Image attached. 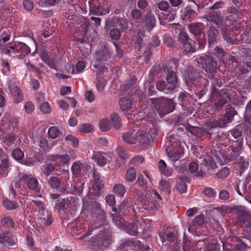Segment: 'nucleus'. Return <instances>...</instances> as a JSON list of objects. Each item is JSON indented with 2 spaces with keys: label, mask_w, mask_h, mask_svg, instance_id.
Wrapping results in <instances>:
<instances>
[{
  "label": "nucleus",
  "mask_w": 251,
  "mask_h": 251,
  "mask_svg": "<svg viewBox=\"0 0 251 251\" xmlns=\"http://www.w3.org/2000/svg\"><path fill=\"white\" fill-rule=\"evenodd\" d=\"M40 109L42 112L45 114L50 113L51 111V106L48 102H44L41 103Z\"/></svg>",
  "instance_id": "obj_57"
},
{
  "label": "nucleus",
  "mask_w": 251,
  "mask_h": 251,
  "mask_svg": "<svg viewBox=\"0 0 251 251\" xmlns=\"http://www.w3.org/2000/svg\"><path fill=\"white\" fill-rule=\"evenodd\" d=\"M99 126L102 131L105 132L111 128V124L108 119L103 118L100 120Z\"/></svg>",
  "instance_id": "obj_34"
},
{
  "label": "nucleus",
  "mask_w": 251,
  "mask_h": 251,
  "mask_svg": "<svg viewBox=\"0 0 251 251\" xmlns=\"http://www.w3.org/2000/svg\"><path fill=\"white\" fill-rule=\"evenodd\" d=\"M113 126L114 128L118 129L121 126V120L119 116L116 113H113L111 115Z\"/></svg>",
  "instance_id": "obj_49"
},
{
  "label": "nucleus",
  "mask_w": 251,
  "mask_h": 251,
  "mask_svg": "<svg viewBox=\"0 0 251 251\" xmlns=\"http://www.w3.org/2000/svg\"><path fill=\"white\" fill-rule=\"evenodd\" d=\"M34 144L44 151H48L50 149L52 145H50L48 143L47 140L43 136H39L34 139Z\"/></svg>",
  "instance_id": "obj_27"
},
{
  "label": "nucleus",
  "mask_w": 251,
  "mask_h": 251,
  "mask_svg": "<svg viewBox=\"0 0 251 251\" xmlns=\"http://www.w3.org/2000/svg\"><path fill=\"white\" fill-rule=\"evenodd\" d=\"M229 174V170L226 167L224 168L217 174V176L219 178H224L227 176Z\"/></svg>",
  "instance_id": "obj_64"
},
{
  "label": "nucleus",
  "mask_w": 251,
  "mask_h": 251,
  "mask_svg": "<svg viewBox=\"0 0 251 251\" xmlns=\"http://www.w3.org/2000/svg\"><path fill=\"white\" fill-rule=\"evenodd\" d=\"M170 142L166 141V146L168 147L166 149L167 155L172 162H175L183 155V148L181 147L179 141L171 144V147H170Z\"/></svg>",
  "instance_id": "obj_9"
},
{
  "label": "nucleus",
  "mask_w": 251,
  "mask_h": 251,
  "mask_svg": "<svg viewBox=\"0 0 251 251\" xmlns=\"http://www.w3.org/2000/svg\"><path fill=\"white\" fill-rule=\"evenodd\" d=\"M0 175L7 174L9 167V159L3 151L0 153Z\"/></svg>",
  "instance_id": "obj_23"
},
{
  "label": "nucleus",
  "mask_w": 251,
  "mask_h": 251,
  "mask_svg": "<svg viewBox=\"0 0 251 251\" xmlns=\"http://www.w3.org/2000/svg\"><path fill=\"white\" fill-rule=\"evenodd\" d=\"M233 210L238 215L237 221L241 225L251 226V213L249 209L242 205H236Z\"/></svg>",
  "instance_id": "obj_10"
},
{
  "label": "nucleus",
  "mask_w": 251,
  "mask_h": 251,
  "mask_svg": "<svg viewBox=\"0 0 251 251\" xmlns=\"http://www.w3.org/2000/svg\"><path fill=\"white\" fill-rule=\"evenodd\" d=\"M42 173L46 176H49L54 172L55 168L53 165L49 164L43 165L41 168Z\"/></svg>",
  "instance_id": "obj_47"
},
{
  "label": "nucleus",
  "mask_w": 251,
  "mask_h": 251,
  "mask_svg": "<svg viewBox=\"0 0 251 251\" xmlns=\"http://www.w3.org/2000/svg\"><path fill=\"white\" fill-rule=\"evenodd\" d=\"M49 182L50 186L53 188H57L60 185V179L56 176H51Z\"/></svg>",
  "instance_id": "obj_56"
},
{
  "label": "nucleus",
  "mask_w": 251,
  "mask_h": 251,
  "mask_svg": "<svg viewBox=\"0 0 251 251\" xmlns=\"http://www.w3.org/2000/svg\"><path fill=\"white\" fill-rule=\"evenodd\" d=\"M227 12L228 13L233 14L234 15H229L225 20V25L228 28L223 27L222 29V34L224 39L229 43L235 44L238 39H232L229 36V30H231L232 32H235L237 35L239 30L243 27V23H240L238 21L235 20V15L238 16L239 11L234 7H230L227 8Z\"/></svg>",
  "instance_id": "obj_2"
},
{
  "label": "nucleus",
  "mask_w": 251,
  "mask_h": 251,
  "mask_svg": "<svg viewBox=\"0 0 251 251\" xmlns=\"http://www.w3.org/2000/svg\"><path fill=\"white\" fill-rule=\"evenodd\" d=\"M136 177V171L133 167L129 168L126 172V178L128 181H132Z\"/></svg>",
  "instance_id": "obj_55"
},
{
  "label": "nucleus",
  "mask_w": 251,
  "mask_h": 251,
  "mask_svg": "<svg viewBox=\"0 0 251 251\" xmlns=\"http://www.w3.org/2000/svg\"><path fill=\"white\" fill-rule=\"evenodd\" d=\"M159 188L162 193L168 194L171 191V185L166 180H161L159 184Z\"/></svg>",
  "instance_id": "obj_35"
},
{
  "label": "nucleus",
  "mask_w": 251,
  "mask_h": 251,
  "mask_svg": "<svg viewBox=\"0 0 251 251\" xmlns=\"http://www.w3.org/2000/svg\"><path fill=\"white\" fill-rule=\"evenodd\" d=\"M156 85L157 89L160 91L164 92L165 93H170L172 92L168 91V84H167L164 80L158 81Z\"/></svg>",
  "instance_id": "obj_42"
},
{
  "label": "nucleus",
  "mask_w": 251,
  "mask_h": 251,
  "mask_svg": "<svg viewBox=\"0 0 251 251\" xmlns=\"http://www.w3.org/2000/svg\"><path fill=\"white\" fill-rule=\"evenodd\" d=\"M109 36L112 39L117 40L121 36V32L118 29L113 28L109 31Z\"/></svg>",
  "instance_id": "obj_59"
},
{
  "label": "nucleus",
  "mask_w": 251,
  "mask_h": 251,
  "mask_svg": "<svg viewBox=\"0 0 251 251\" xmlns=\"http://www.w3.org/2000/svg\"><path fill=\"white\" fill-rule=\"evenodd\" d=\"M113 192L117 195L123 196L126 193L125 186L121 184L115 185L113 188Z\"/></svg>",
  "instance_id": "obj_44"
},
{
  "label": "nucleus",
  "mask_w": 251,
  "mask_h": 251,
  "mask_svg": "<svg viewBox=\"0 0 251 251\" xmlns=\"http://www.w3.org/2000/svg\"><path fill=\"white\" fill-rule=\"evenodd\" d=\"M119 105L123 111L127 110L131 106V100L128 98H121L119 101Z\"/></svg>",
  "instance_id": "obj_36"
},
{
  "label": "nucleus",
  "mask_w": 251,
  "mask_h": 251,
  "mask_svg": "<svg viewBox=\"0 0 251 251\" xmlns=\"http://www.w3.org/2000/svg\"><path fill=\"white\" fill-rule=\"evenodd\" d=\"M248 164V162L246 161V159L242 157L239 158L238 161V167L240 171V175L247 168Z\"/></svg>",
  "instance_id": "obj_48"
},
{
  "label": "nucleus",
  "mask_w": 251,
  "mask_h": 251,
  "mask_svg": "<svg viewBox=\"0 0 251 251\" xmlns=\"http://www.w3.org/2000/svg\"><path fill=\"white\" fill-rule=\"evenodd\" d=\"M151 135L150 134L140 131L137 132H127L123 135V140L128 144H145L150 141Z\"/></svg>",
  "instance_id": "obj_7"
},
{
  "label": "nucleus",
  "mask_w": 251,
  "mask_h": 251,
  "mask_svg": "<svg viewBox=\"0 0 251 251\" xmlns=\"http://www.w3.org/2000/svg\"><path fill=\"white\" fill-rule=\"evenodd\" d=\"M178 40L180 42L184 45L191 39L186 32L181 31L178 35Z\"/></svg>",
  "instance_id": "obj_60"
},
{
  "label": "nucleus",
  "mask_w": 251,
  "mask_h": 251,
  "mask_svg": "<svg viewBox=\"0 0 251 251\" xmlns=\"http://www.w3.org/2000/svg\"><path fill=\"white\" fill-rule=\"evenodd\" d=\"M236 96L235 92H233L231 90L228 89H222L218 94L213 93L212 94L213 99L216 98L218 99L215 103V108H218L231 100L232 98H234Z\"/></svg>",
  "instance_id": "obj_11"
},
{
  "label": "nucleus",
  "mask_w": 251,
  "mask_h": 251,
  "mask_svg": "<svg viewBox=\"0 0 251 251\" xmlns=\"http://www.w3.org/2000/svg\"><path fill=\"white\" fill-rule=\"evenodd\" d=\"M17 124V119L10 115L4 117L1 121L0 126V131L5 133L10 130L11 128L16 126Z\"/></svg>",
  "instance_id": "obj_17"
},
{
  "label": "nucleus",
  "mask_w": 251,
  "mask_h": 251,
  "mask_svg": "<svg viewBox=\"0 0 251 251\" xmlns=\"http://www.w3.org/2000/svg\"><path fill=\"white\" fill-rule=\"evenodd\" d=\"M97 240V244L100 248L103 249L108 247L112 241L111 231L109 229L101 231L98 235Z\"/></svg>",
  "instance_id": "obj_16"
},
{
  "label": "nucleus",
  "mask_w": 251,
  "mask_h": 251,
  "mask_svg": "<svg viewBox=\"0 0 251 251\" xmlns=\"http://www.w3.org/2000/svg\"><path fill=\"white\" fill-rule=\"evenodd\" d=\"M201 24H192L189 25V29L191 33L197 35L201 33Z\"/></svg>",
  "instance_id": "obj_38"
},
{
  "label": "nucleus",
  "mask_w": 251,
  "mask_h": 251,
  "mask_svg": "<svg viewBox=\"0 0 251 251\" xmlns=\"http://www.w3.org/2000/svg\"><path fill=\"white\" fill-rule=\"evenodd\" d=\"M16 139V136L14 134L8 135L6 137H3L2 138V145L3 146L7 149H10L13 146Z\"/></svg>",
  "instance_id": "obj_29"
},
{
  "label": "nucleus",
  "mask_w": 251,
  "mask_h": 251,
  "mask_svg": "<svg viewBox=\"0 0 251 251\" xmlns=\"http://www.w3.org/2000/svg\"><path fill=\"white\" fill-rule=\"evenodd\" d=\"M116 152L119 157L123 160H126L129 157L128 152L122 147L118 146Z\"/></svg>",
  "instance_id": "obj_45"
},
{
  "label": "nucleus",
  "mask_w": 251,
  "mask_h": 251,
  "mask_svg": "<svg viewBox=\"0 0 251 251\" xmlns=\"http://www.w3.org/2000/svg\"><path fill=\"white\" fill-rule=\"evenodd\" d=\"M77 231L79 230V233L81 234L82 236L78 237L79 239H83L85 237L89 236L92 234V228L91 226H89L88 228V232H86V230L83 229V227L80 228V229H77Z\"/></svg>",
  "instance_id": "obj_61"
},
{
  "label": "nucleus",
  "mask_w": 251,
  "mask_h": 251,
  "mask_svg": "<svg viewBox=\"0 0 251 251\" xmlns=\"http://www.w3.org/2000/svg\"><path fill=\"white\" fill-rule=\"evenodd\" d=\"M158 167L161 174L166 176H171L173 173V170L170 168H168L165 161L160 160L158 162Z\"/></svg>",
  "instance_id": "obj_32"
},
{
  "label": "nucleus",
  "mask_w": 251,
  "mask_h": 251,
  "mask_svg": "<svg viewBox=\"0 0 251 251\" xmlns=\"http://www.w3.org/2000/svg\"><path fill=\"white\" fill-rule=\"evenodd\" d=\"M237 114L235 110L233 109H230L229 111L226 112L222 118V122H220L216 121L214 123H211L208 124L207 126V129H211L212 128L216 127H224L227 124L230 123L233 120V117Z\"/></svg>",
  "instance_id": "obj_13"
},
{
  "label": "nucleus",
  "mask_w": 251,
  "mask_h": 251,
  "mask_svg": "<svg viewBox=\"0 0 251 251\" xmlns=\"http://www.w3.org/2000/svg\"><path fill=\"white\" fill-rule=\"evenodd\" d=\"M204 216L202 214L199 215L192 221L189 225L188 228V231L192 234L195 235L196 231V227L197 226H201L204 223Z\"/></svg>",
  "instance_id": "obj_21"
},
{
  "label": "nucleus",
  "mask_w": 251,
  "mask_h": 251,
  "mask_svg": "<svg viewBox=\"0 0 251 251\" xmlns=\"http://www.w3.org/2000/svg\"><path fill=\"white\" fill-rule=\"evenodd\" d=\"M141 19V22L138 25V27L141 26L143 29L150 31L155 25L156 19L155 17L151 14H148L144 18V20Z\"/></svg>",
  "instance_id": "obj_20"
},
{
  "label": "nucleus",
  "mask_w": 251,
  "mask_h": 251,
  "mask_svg": "<svg viewBox=\"0 0 251 251\" xmlns=\"http://www.w3.org/2000/svg\"><path fill=\"white\" fill-rule=\"evenodd\" d=\"M86 64V62L84 61H78L75 65V69L73 67L72 73L75 74L82 72L85 69Z\"/></svg>",
  "instance_id": "obj_40"
},
{
  "label": "nucleus",
  "mask_w": 251,
  "mask_h": 251,
  "mask_svg": "<svg viewBox=\"0 0 251 251\" xmlns=\"http://www.w3.org/2000/svg\"><path fill=\"white\" fill-rule=\"evenodd\" d=\"M109 55V54L107 49L104 47L100 51H98L96 52L95 55L96 60H94L92 62V64L94 68L99 69V72L97 74V83L96 84V87L97 90L100 92L104 90L106 83L105 80L101 81L99 79V77L105 69V66L101 65V63H100V62L102 60L107 59V58Z\"/></svg>",
  "instance_id": "obj_5"
},
{
  "label": "nucleus",
  "mask_w": 251,
  "mask_h": 251,
  "mask_svg": "<svg viewBox=\"0 0 251 251\" xmlns=\"http://www.w3.org/2000/svg\"><path fill=\"white\" fill-rule=\"evenodd\" d=\"M43 160V157L39 153L35 154L32 157L26 156L23 159L22 163L27 166H33L38 163H41Z\"/></svg>",
  "instance_id": "obj_22"
},
{
  "label": "nucleus",
  "mask_w": 251,
  "mask_h": 251,
  "mask_svg": "<svg viewBox=\"0 0 251 251\" xmlns=\"http://www.w3.org/2000/svg\"><path fill=\"white\" fill-rule=\"evenodd\" d=\"M185 50L188 52L194 53L196 51V43L192 40H189L184 45Z\"/></svg>",
  "instance_id": "obj_39"
},
{
  "label": "nucleus",
  "mask_w": 251,
  "mask_h": 251,
  "mask_svg": "<svg viewBox=\"0 0 251 251\" xmlns=\"http://www.w3.org/2000/svg\"><path fill=\"white\" fill-rule=\"evenodd\" d=\"M12 156L15 160L21 161L24 157V152L20 149L16 148L13 151Z\"/></svg>",
  "instance_id": "obj_43"
},
{
  "label": "nucleus",
  "mask_w": 251,
  "mask_h": 251,
  "mask_svg": "<svg viewBox=\"0 0 251 251\" xmlns=\"http://www.w3.org/2000/svg\"><path fill=\"white\" fill-rule=\"evenodd\" d=\"M233 185L239 195L243 196L248 193L251 195V177H248L244 182L236 181Z\"/></svg>",
  "instance_id": "obj_14"
},
{
  "label": "nucleus",
  "mask_w": 251,
  "mask_h": 251,
  "mask_svg": "<svg viewBox=\"0 0 251 251\" xmlns=\"http://www.w3.org/2000/svg\"><path fill=\"white\" fill-rule=\"evenodd\" d=\"M71 159L70 155L68 154H53L49 157V160L54 162V165L57 167L68 165Z\"/></svg>",
  "instance_id": "obj_18"
},
{
  "label": "nucleus",
  "mask_w": 251,
  "mask_h": 251,
  "mask_svg": "<svg viewBox=\"0 0 251 251\" xmlns=\"http://www.w3.org/2000/svg\"><path fill=\"white\" fill-rule=\"evenodd\" d=\"M14 226V223L10 217H5L1 220L0 227V243L3 246H13L16 240L15 236L10 232Z\"/></svg>",
  "instance_id": "obj_4"
},
{
  "label": "nucleus",
  "mask_w": 251,
  "mask_h": 251,
  "mask_svg": "<svg viewBox=\"0 0 251 251\" xmlns=\"http://www.w3.org/2000/svg\"><path fill=\"white\" fill-rule=\"evenodd\" d=\"M83 165L80 161L75 162L71 168V170L73 176H76L80 173Z\"/></svg>",
  "instance_id": "obj_41"
},
{
  "label": "nucleus",
  "mask_w": 251,
  "mask_h": 251,
  "mask_svg": "<svg viewBox=\"0 0 251 251\" xmlns=\"http://www.w3.org/2000/svg\"><path fill=\"white\" fill-rule=\"evenodd\" d=\"M183 76H184L185 82L187 85H190L191 84H193L195 80V79L194 77V74L192 72H184V73L183 74Z\"/></svg>",
  "instance_id": "obj_52"
},
{
  "label": "nucleus",
  "mask_w": 251,
  "mask_h": 251,
  "mask_svg": "<svg viewBox=\"0 0 251 251\" xmlns=\"http://www.w3.org/2000/svg\"><path fill=\"white\" fill-rule=\"evenodd\" d=\"M113 23L115 25L119 26L121 29L125 30L128 27L127 21L124 18L115 17Z\"/></svg>",
  "instance_id": "obj_33"
},
{
  "label": "nucleus",
  "mask_w": 251,
  "mask_h": 251,
  "mask_svg": "<svg viewBox=\"0 0 251 251\" xmlns=\"http://www.w3.org/2000/svg\"><path fill=\"white\" fill-rule=\"evenodd\" d=\"M93 160L100 166H105L107 162L106 154L101 151H95L92 157Z\"/></svg>",
  "instance_id": "obj_26"
},
{
  "label": "nucleus",
  "mask_w": 251,
  "mask_h": 251,
  "mask_svg": "<svg viewBox=\"0 0 251 251\" xmlns=\"http://www.w3.org/2000/svg\"><path fill=\"white\" fill-rule=\"evenodd\" d=\"M3 204L5 208L8 210H14L18 207L17 203L10 201L8 199L4 200L3 201Z\"/></svg>",
  "instance_id": "obj_53"
},
{
  "label": "nucleus",
  "mask_w": 251,
  "mask_h": 251,
  "mask_svg": "<svg viewBox=\"0 0 251 251\" xmlns=\"http://www.w3.org/2000/svg\"><path fill=\"white\" fill-rule=\"evenodd\" d=\"M176 190L180 193H185L187 190L186 184L182 181L178 182L176 183Z\"/></svg>",
  "instance_id": "obj_63"
},
{
  "label": "nucleus",
  "mask_w": 251,
  "mask_h": 251,
  "mask_svg": "<svg viewBox=\"0 0 251 251\" xmlns=\"http://www.w3.org/2000/svg\"><path fill=\"white\" fill-rule=\"evenodd\" d=\"M242 126L241 125L237 126L233 130L230 131L232 136L235 139H238L236 141L229 140L226 138L224 143L226 144L228 142V145L229 151H231V152L229 155L230 156L228 157L229 160H232L234 158L237 156L242 151L243 146V138L241 137Z\"/></svg>",
  "instance_id": "obj_3"
},
{
  "label": "nucleus",
  "mask_w": 251,
  "mask_h": 251,
  "mask_svg": "<svg viewBox=\"0 0 251 251\" xmlns=\"http://www.w3.org/2000/svg\"><path fill=\"white\" fill-rule=\"evenodd\" d=\"M182 16L186 21H191L197 16L196 12L190 7H186L184 9Z\"/></svg>",
  "instance_id": "obj_30"
},
{
  "label": "nucleus",
  "mask_w": 251,
  "mask_h": 251,
  "mask_svg": "<svg viewBox=\"0 0 251 251\" xmlns=\"http://www.w3.org/2000/svg\"><path fill=\"white\" fill-rule=\"evenodd\" d=\"M89 4L90 14L100 16L110 12L107 0H89Z\"/></svg>",
  "instance_id": "obj_8"
},
{
  "label": "nucleus",
  "mask_w": 251,
  "mask_h": 251,
  "mask_svg": "<svg viewBox=\"0 0 251 251\" xmlns=\"http://www.w3.org/2000/svg\"><path fill=\"white\" fill-rule=\"evenodd\" d=\"M207 21L212 22L216 25H219L222 22V18L220 15L217 12H210L205 16Z\"/></svg>",
  "instance_id": "obj_28"
},
{
  "label": "nucleus",
  "mask_w": 251,
  "mask_h": 251,
  "mask_svg": "<svg viewBox=\"0 0 251 251\" xmlns=\"http://www.w3.org/2000/svg\"><path fill=\"white\" fill-rule=\"evenodd\" d=\"M151 100L160 117L173 112L175 108V104L171 99H167L163 97L156 99H151Z\"/></svg>",
  "instance_id": "obj_6"
},
{
  "label": "nucleus",
  "mask_w": 251,
  "mask_h": 251,
  "mask_svg": "<svg viewBox=\"0 0 251 251\" xmlns=\"http://www.w3.org/2000/svg\"><path fill=\"white\" fill-rule=\"evenodd\" d=\"M214 53L209 52L207 54L199 56L195 59L198 65L205 70L208 77H212L213 74L216 72L218 69L217 58L219 60L220 63H224V59L226 52L219 47L214 49Z\"/></svg>",
  "instance_id": "obj_1"
},
{
  "label": "nucleus",
  "mask_w": 251,
  "mask_h": 251,
  "mask_svg": "<svg viewBox=\"0 0 251 251\" xmlns=\"http://www.w3.org/2000/svg\"><path fill=\"white\" fill-rule=\"evenodd\" d=\"M26 244L27 247L31 250H33L35 248V242L31 232L26 235Z\"/></svg>",
  "instance_id": "obj_46"
},
{
  "label": "nucleus",
  "mask_w": 251,
  "mask_h": 251,
  "mask_svg": "<svg viewBox=\"0 0 251 251\" xmlns=\"http://www.w3.org/2000/svg\"><path fill=\"white\" fill-rule=\"evenodd\" d=\"M48 133L50 138L55 139L59 136L60 132L56 127L52 126L49 128Z\"/></svg>",
  "instance_id": "obj_50"
},
{
  "label": "nucleus",
  "mask_w": 251,
  "mask_h": 251,
  "mask_svg": "<svg viewBox=\"0 0 251 251\" xmlns=\"http://www.w3.org/2000/svg\"><path fill=\"white\" fill-rule=\"evenodd\" d=\"M30 48L23 42L15 43L13 45H9L3 50V51L7 54H10L11 51L15 54L20 53L22 55H25L30 52Z\"/></svg>",
  "instance_id": "obj_12"
},
{
  "label": "nucleus",
  "mask_w": 251,
  "mask_h": 251,
  "mask_svg": "<svg viewBox=\"0 0 251 251\" xmlns=\"http://www.w3.org/2000/svg\"><path fill=\"white\" fill-rule=\"evenodd\" d=\"M137 226L135 224H129L126 227V232L131 235H136L138 234Z\"/></svg>",
  "instance_id": "obj_54"
},
{
  "label": "nucleus",
  "mask_w": 251,
  "mask_h": 251,
  "mask_svg": "<svg viewBox=\"0 0 251 251\" xmlns=\"http://www.w3.org/2000/svg\"><path fill=\"white\" fill-rule=\"evenodd\" d=\"M93 189L97 191L96 194H99V191L102 188L103 184L99 175H96L95 173L93 174V180L92 184Z\"/></svg>",
  "instance_id": "obj_31"
},
{
  "label": "nucleus",
  "mask_w": 251,
  "mask_h": 251,
  "mask_svg": "<svg viewBox=\"0 0 251 251\" xmlns=\"http://www.w3.org/2000/svg\"><path fill=\"white\" fill-rule=\"evenodd\" d=\"M21 181L26 182L27 187L31 190H35L38 185L37 179L27 174H24L22 176Z\"/></svg>",
  "instance_id": "obj_24"
},
{
  "label": "nucleus",
  "mask_w": 251,
  "mask_h": 251,
  "mask_svg": "<svg viewBox=\"0 0 251 251\" xmlns=\"http://www.w3.org/2000/svg\"><path fill=\"white\" fill-rule=\"evenodd\" d=\"M77 198L73 197H70L63 199L60 202H58L56 206L58 211L70 210V209H75L78 204Z\"/></svg>",
  "instance_id": "obj_15"
},
{
  "label": "nucleus",
  "mask_w": 251,
  "mask_h": 251,
  "mask_svg": "<svg viewBox=\"0 0 251 251\" xmlns=\"http://www.w3.org/2000/svg\"><path fill=\"white\" fill-rule=\"evenodd\" d=\"M66 140L69 142L74 147H76L78 144V140L75 136L69 134L66 137Z\"/></svg>",
  "instance_id": "obj_62"
},
{
  "label": "nucleus",
  "mask_w": 251,
  "mask_h": 251,
  "mask_svg": "<svg viewBox=\"0 0 251 251\" xmlns=\"http://www.w3.org/2000/svg\"><path fill=\"white\" fill-rule=\"evenodd\" d=\"M166 79L168 84V91H173L176 87L177 83L176 73L174 71H168L166 76Z\"/></svg>",
  "instance_id": "obj_25"
},
{
  "label": "nucleus",
  "mask_w": 251,
  "mask_h": 251,
  "mask_svg": "<svg viewBox=\"0 0 251 251\" xmlns=\"http://www.w3.org/2000/svg\"><path fill=\"white\" fill-rule=\"evenodd\" d=\"M232 246H236V249L240 251H243L247 247L246 245L243 243L238 237H232Z\"/></svg>",
  "instance_id": "obj_37"
},
{
  "label": "nucleus",
  "mask_w": 251,
  "mask_h": 251,
  "mask_svg": "<svg viewBox=\"0 0 251 251\" xmlns=\"http://www.w3.org/2000/svg\"><path fill=\"white\" fill-rule=\"evenodd\" d=\"M141 16L142 14L139 10L134 9L132 11V19L133 21H135V22L137 23V25L140 24L142 21L141 20H139L141 19Z\"/></svg>",
  "instance_id": "obj_51"
},
{
  "label": "nucleus",
  "mask_w": 251,
  "mask_h": 251,
  "mask_svg": "<svg viewBox=\"0 0 251 251\" xmlns=\"http://www.w3.org/2000/svg\"><path fill=\"white\" fill-rule=\"evenodd\" d=\"M93 128V126L90 124H83L79 126V130L84 133L89 132L91 131Z\"/></svg>",
  "instance_id": "obj_58"
},
{
  "label": "nucleus",
  "mask_w": 251,
  "mask_h": 251,
  "mask_svg": "<svg viewBox=\"0 0 251 251\" xmlns=\"http://www.w3.org/2000/svg\"><path fill=\"white\" fill-rule=\"evenodd\" d=\"M15 81L10 80L8 83V87L13 97L14 103H18L23 101V94L20 88L15 85Z\"/></svg>",
  "instance_id": "obj_19"
}]
</instances>
